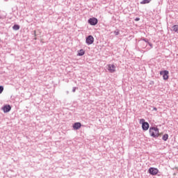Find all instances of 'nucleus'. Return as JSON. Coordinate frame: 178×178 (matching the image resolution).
<instances>
[{"mask_svg":"<svg viewBox=\"0 0 178 178\" xmlns=\"http://www.w3.org/2000/svg\"><path fill=\"white\" fill-rule=\"evenodd\" d=\"M140 124H142V129L143 131H147V130L149 129V124L147 122H145V119H140Z\"/></svg>","mask_w":178,"mask_h":178,"instance_id":"1","label":"nucleus"},{"mask_svg":"<svg viewBox=\"0 0 178 178\" xmlns=\"http://www.w3.org/2000/svg\"><path fill=\"white\" fill-rule=\"evenodd\" d=\"M169 71L167 70L160 71V75L163 76V79L164 81H168L169 79Z\"/></svg>","mask_w":178,"mask_h":178,"instance_id":"2","label":"nucleus"},{"mask_svg":"<svg viewBox=\"0 0 178 178\" xmlns=\"http://www.w3.org/2000/svg\"><path fill=\"white\" fill-rule=\"evenodd\" d=\"M95 39L92 35H88L86 38V42L88 45L92 44L94 43Z\"/></svg>","mask_w":178,"mask_h":178,"instance_id":"3","label":"nucleus"},{"mask_svg":"<svg viewBox=\"0 0 178 178\" xmlns=\"http://www.w3.org/2000/svg\"><path fill=\"white\" fill-rule=\"evenodd\" d=\"M12 107L10 104H6L2 107V111L4 113H8L11 111Z\"/></svg>","mask_w":178,"mask_h":178,"instance_id":"4","label":"nucleus"},{"mask_svg":"<svg viewBox=\"0 0 178 178\" xmlns=\"http://www.w3.org/2000/svg\"><path fill=\"white\" fill-rule=\"evenodd\" d=\"M88 22L91 26H96L98 24V19L95 17L90 18Z\"/></svg>","mask_w":178,"mask_h":178,"instance_id":"5","label":"nucleus"},{"mask_svg":"<svg viewBox=\"0 0 178 178\" xmlns=\"http://www.w3.org/2000/svg\"><path fill=\"white\" fill-rule=\"evenodd\" d=\"M159 170L156 168H149L148 172L152 175H156L159 173Z\"/></svg>","mask_w":178,"mask_h":178,"instance_id":"6","label":"nucleus"},{"mask_svg":"<svg viewBox=\"0 0 178 178\" xmlns=\"http://www.w3.org/2000/svg\"><path fill=\"white\" fill-rule=\"evenodd\" d=\"M149 135L153 138H159L161 136V134H156L153 129H151V127L149 129Z\"/></svg>","mask_w":178,"mask_h":178,"instance_id":"7","label":"nucleus"},{"mask_svg":"<svg viewBox=\"0 0 178 178\" xmlns=\"http://www.w3.org/2000/svg\"><path fill=\"white\" fill-rule=\"evenodd\" d=\"M81 127L82 124L81 122H75L72 126L74 130H79Z\"/></svg>","mask_w":178,"mask_h":178,"instance_id":"8","label":"nucleus"},{"mask_svg":"<svg viewBox=\"0 0 178 178\" xmlns=\"http://www.w3.org/2000/svg\"><path fill=\"white\" fill-rule=\"evenodd\" d=\"M115 65L112 64V65H108V71L110 73H114L115 72Z\"/></svg>","mask_w":178,"mask_h":178,"instance_id":"9","label":"nucleus"},{"mask_svg":"<svg viewBox=\"0 0 178 178\" xmlns=\"http://www.w3.org/2000/svg\"><path fill=\"white\" fill-rule=\"evenodd\" d=\"M150 130H153L156 134H160L159 129L156 127H150Z\"/></svg>","mask_w":178,"mask_h":178,"instance_id":"10","label":"nucleus"},{"mask_svg":"<svg viewBox=\"0 0 178 178\" xmlns=\"http://www.w3.org/2000/svg\"><path fill=\"white\" fill-rule=\"evenodd\" d=\"M86 54V51L83 49H81L80 50L78 51V56H83Z\"/></svg>","mask_w":178,"mask_h":178,"instance_id":"11","label":"nucleus"},{"mask_svg":"<svg viewBox=\"0 0 178 178\" xmlns=\"http://www.w3.org/2000/svg\"><path fill=\"white\" fill-rule=\"evenodd\" d=\"M20 29V25H17V24H15L13 26V30L19 31Z\"/></svg>","mask_w":178,"mask_h":178,"instance_id":"12","label":"nucleus"},{"mask_svg":"<svg viewBox=\"0 0 178 178\" xmlns=\"http://www.w3.org/2000/svg\"><path fill=\"white\" fill-rule=\"evenodd\" d=\"M169 138V135L168 134H165L163 136H162V140H163L164 141H167Z\"/></svg>","mask_w":178,"mask_h":178,"instance_id":"13","label":"nucleus"},{"mask_svg":"<svg viewBox=\"0 0 178 178\" xmlns=\"http://www.w3.org/2000/svg\"><path fill=\"white\" fill-rule=\"evenodd\" d=\"M151 1H152V0H143V1L140 2V4L149 3V2H151Z\"/></svg>","mask_w":178,"mask_h":178,"instance_id":"14","label":"nucleus"},{"mask_svg":"<svg viewBox=\"0 0 178 178\" xmlns=\"http://www.w3.org/2000/svg\"><path fill=\"white\" fill-rule=\"evenodd\" d=\"M172 29H173V31L176 33L178 32V25H173Z\"/></svg>","mask_w":178,"mask_h":178,"instance_id":"15","label":"nucleus"},{"mask_svg":"<svg viewBox=\"0 0 178 178\" xmlns=\"http://www.w3.org/2000/svg\"><path fill=\"white\" fill-rule=\"evenodd\" d=\"M4 90V87L3 86H0V95L3 93Z\"/></svg>","mask_w":178,"mask_h":178,"instance_id":"16","label":"nucleus"},{"mask_svg":"<svg viewBox=\"0 0 178 178\" xmlns=\"http://www.w3.org/2000/svg\"><path fill=\"white\" fill-rule=\"evenodd\" d=\"M33 35H34V37L35 38H33V40H37V34H36V31H33Z\"/></svg>","mask_w":178,"mask_h":178,"instance_id":"17","label":"nucleus"},{"mask_svg":"<svg viewBox=\"0 0 178 178\" xmlns=\"http://www.w3.org/2000/svg\"><path fill=\"white\" fill-rule=\"evenodd\" d=\"M114 34L115 35H118L120 34V31L118 29H117L116 31H114Z\"/></svg>","mask_w":178,"mask_h":178,"instance_id":"18","label":"nucleus"},{"mask_svg":"<svg viewBox=\"0 0 178 178\" xmlns=\"http://www.w3.org/2000/svg\"><path fill=\"white\" fill-rule=\"evenodd\" d=\"M142 40L144 41V42H146V43H149V40H148V39H147V38H143Z\"/></svg>","mask_w":178,"mask_h":178,"instance_id":"19","label":"nucleus"},{"mask_svg":"<svg viewBox=\"0 0 178 178\" xmlns=\"http://www.w3.org/2000/svg\"><path fill=\"white\" fill-rule=\"evenodd\" d=\"M76 89H78V87H74L72 89V92H75Z\"/></svg>","mask_w":178,"mask_h":178,"instance_id":"20","label":"nucleus"},{"mask_svg":"<svg viewBox=\"0 0 178 178\" xmlns=\"http://www.w3.org/2000/svg\"><path fill=\"white\" fill-rule=\"evenodd\" d=\"M147 44L151 47V48L153 47V44L152 43L149 42H147Z\"/></svg>","mask_w":178,"mask_h":178,"instance_id":"21","label":"nucleus"},{"mask_svg":"<svg viewBox=\"0 0 178 178\" xmlns=\"http://www.w3.org/2000/svg\"><path fill=\"white\" fill-rule=\"evenodd\" d=\"M135 21H136V22L140 21V18H139V17H136V18L135 19Z\"/></svg>","mask_w":178,"mask_h":178,"instance_id":"22","label":"nucleus"},{"mask_svg":"<svg viewBox=\"0 0 178 178\" xmlns=\"http://www.w3.org/2000/svg\"><path fill=\"white\" fill-rule=\"evenodd\" d=\"M153 110L155 111H158V108L156 107H154L153 108Z\"/></svg>","mask_w":178,"mask_h":178,"instance_id":"23","label":"nucleus"},{"mask_svg":"<svg viewBox=\"0 0 178 178\" xmlns=\"http://www.w3.org/2000/svg\"><path fill=\"white\" fill-rule=\"evenodd\" d=\"M150 84H154V81H151Z\"/></svg>","mask_w":178,"mask_h":178,"instance_id":"24","label":"nucleus"},{"mask_svg":"<svg viewBox=\"0 0 178 178\" xmlns=\"http://www.w3.org/2000/svg\"><path fill=\"white\" fill-rule=\"evenodd\" d=\"M2 19V17L0 15V19Z\"/></svg>","mask_w":178,"mask_h":178,"instance_id":"25","label":"nucleus"}]
</instances>
